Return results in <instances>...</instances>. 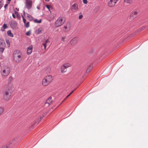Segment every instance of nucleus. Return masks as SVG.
Masks as SVG:
<instances>
[{
    "label": "nucleus",
    "instance_id": "13",
    "mask_svg": "<svg viewBox=\"0 0 148 148\" xmlns=\"http://www.w3.org/2000/svg\"><path fill=\"white\" fill-rule=\"evenodd\" d=\"M77 39L76 38H74L71 40V45H74L77 43Z\"/></svg>",
    "mask_w": 148,
    "mask_h": 148
},
{
    "label": "nucleus",
    "instance_id": "40",
    "mask_svg": "<svg viewBox=\"0 0 148 148\" xmlns=\"http://www.w3.org/2000/svg\"><path fill=\"white\" fill-rule=\"evenodd\" d=\"M12 16L14 18H15L16 16L14 14H12Z\"/></svg>",
    "mask_w": 148,
    "mask_h": 148
},
{
    "label": "nucleus",
    "instance_id": "5",
    "mask_svg": "<svg viewBox=\"0 0 148 148\" xmlns=\"http://www.w3.org/2000/svg\"><path fill=\"white\" fill-rule=\"evenodd\" d=\"M64 22L62 18H58L55 22V25L56 27H59L62 25Z\"/></svg>",
    "mask_w": 148,
    "mask_h": 148
},
{
    "label": "nucleus",
    "instance_id": "16",
    "mask_svg": "<svg viewBox=\"0 0 148 148\" xmlns=\"http://www.w3.org/2000/svg\"><path fill=\"white\" fill-rule=\"evenodd\" d=\"M62 66L66 69L67 68L71 66V64L69 63H66L64 64Z\"/></svg>",
    "mask_w": 148,
    "mask_h": 148
},
{
    "label": "nucleus",
    "instance_id": "32",
    "mask_svg": "<svg viewBox=\"0 0 148 148\" xmlns=\"http://www.w3.org/2000/svg\"><path fill=\"white\" fill-rule=\"evenodd\" d=\"M6 42L7 44V45H8V47H10V42L8 40H6Z\"/></svg>",
    "mask_w": 148,
    "mask_h": 148
},
{
    "label": "nucleus",
    "instance_id": "4",
    "mask_svg": "<svg viewBox=\"0 0 148 148\" xmlns=\"http://www.w3.org/2000/svg\"><path fill=\"white\" fill-rule=\"evenodd\" d=\"M12 91L10 88L6 90L3 95L4 100L5 101L8 100L12 95Z\"/></svg>",
    "mask_w": 148,
    "mask_h": 148
},
{
    "label": "nucleus",
    "instance_id": "35",
    "mask_svg": "<svg viewBox=\"0 0 148 148\" xmlns=\"http://www.w3.org/2000/svg\"><path fill=\"white\" fill-rule=\"evenodd\" d=\"M14 14L16 15V16L18 17V13L17 11H15L14 12Z\"/></svg>",
    "mask_w": 148,
    "mask_h": 148
},
{
    "label": "nucleus",
    "instance_id": "9",
    "mask_svg": "<svg viewBox=\"0 0 148 148\" xmlns=\"http://www.w3.org/2000/svg\"><path fill=\"white\" fill-rule=\"evenodd\" d=\"M138 16L137 12L135 11L133 12L130 16V18L131 19H134L136 18Z\"/></svg>",
    "mask_w": 148,
    "mask_h": 148
},
{
    "label": "nucleus",
    "instance_id": "24",
    "mask_svg": "<svg viewBox=\"0 0 148 148\" xmlns=\"http://www.w3.org/2000/svg\"><path fill=\"white\" fill-rule=\"evenodd\" d=\"M99 9V7L98 6L95 7L94 9V11L95 12H97Z\"/></svg>",
    "mask_w": 148,
    "mask_h": 148
},
{
    "label": "nucleus",
    "instance_id": "10",
    "mask_svg": "<svg viewBox=\"0 0 148 148\" xmlns=\"http://www.w3.org/2000/svg\"><path fill=\"white\" fill-rule=\"evenodd\" d=\"M77 4L75 3L71 6V10L73 12H75L78 10Z\"/></svg>",
    "mask_w": 148,
    "mask_h": 148
},
{
    "label": "nucleus",
    "instance_id": "41",
    "mask_svg": "<svg viewBox=\"0 0 148 148\" xmlns=\"http://www.w3.org/2000/svg\"><path fill=\"white\" fill-rule=\"evenodd\" d=\"M23 14L24 16H25V11H23Z\"/></svg>",
    "mask_w": 148,
    "mask_h": 148
},
{
    "label": "nucleus",
    "instance_id": "2",
    "mask_svg": "<svg viewBox=\"0 0 148 148\" xmlns=\"http://www.w3.org/2000/svg\"><path fill=\"white\" fill-rule=\"evenodd\" d=\"M10 68L7 66H5L3 67V68L1 71V75L3 76H8L10 73Z\"/></svg>",
    "mask_w": 148,
    "mask_h": 148
},
{
    "label": "nucleus",
    "instance_id": "37",
    "mask_svg": "<svg viewBox=\"0 0 148 148\" xmlns=\"http://www.w3.org/2000/svg\"><path fill=\"white\" fill-rule=\"evenodd\" d=\"M46 7H47V8L49 9V10H50V9H49V6L48 5H46Z\"/></svg>",
    "mask_w": 148,
    "mask_h": 148
},
{
    "label": "nucleus",
    "instance_id": "7",
    "mask_svg": "<svg viewBox=\"0 0 148 148\" xmlns=\"http://www.w3.org/2000/svg\"><path fill=\"white\" fill-rule=\"evenodd\" d=\"M26 6L27 8L28 9H31L32 6V1L31 0H26Z\"/></svg>",
    "mask_w": 148,
    "mask_h": 148
},
{
    "label": "nucleus",
    "instance_id": "22",
    "mask_svg": "<svg viewBox=\"0 0 148 148\" xmlns=\"http://www.w3.org/2000/svg\"><path fill=\"white\" fill-rule=\"evenodd\" d=\"M7 34L8 36L11 37H13V34L11 33L10 30H8L7 32Z\"/></svg>",
    "mask_w": 148,
    "mask_h": 148
},
{
    "label": "nucleus",
    "instance_id": "43",
    "mask_svg": "<svg viewBox=\"0 0 148 148\" xmlns=\"http://www.w3.org/2000/svg\"><path fill=\"white\" fill-rule=\"evenodd\" d=\"M119 0H113L116 3Z\"/></svg>",
    "mask_w": 148,
    "mask_h": 148
},
{
    "label": "nucleus",
    "instance_id": "18",
    "mask_svg": "<svg viewBox=\"0 0 148 148\" xmlns=\"http://www.w3.org/2000/svg\"><path fill=\"white\" fill-rule=\"evenodd\" d=\"M49 42L48 39L46 40L43 43V45L44 46V49H46V45L47 44V43Z\"/></svg>",
    "mask_w": 148,
    "mask_h": 148
},
{
    "label": "nucleus",
    "instance_id": "42",
    "mask_svg": "<svg viewBox=\"0 0 148 148\" xmlns=\"http://www.w3.org/2000/svg\"><path fill=\"white\" fill-rule=\"evenodd\" d=\"M8 5L7 4H5V5H4V8H6V7Z\"/></svg>",
    "mask_w": 148,
    "mask_h": 148
},
{
    "label": "nucleus",
    "instance_id": "30",
    "mask_svg": "<svg viewBox=\"0 0 148 148\" xmlns=\"http://www.w3.org/2000/svg\"><path fill=\"white\" fill-rule=\"evenodd\" d=\"M3 2L1 1H0V9L3 6Z\"/></svg>",
    "mask_w": 148,
    "mask_h": 148
},
{
    "label": "nucleus",
    "instance_id": "14",
    "mask_svg": "<svg viewBox=\"0 0 148 148\" xmlns=\"http://www.w3.org/2000/svg\"><path fill=\"white\" fill-rule=\"evenodd\" d=\"M33 48L32 45H31L28 47L27 48V54H30L32 52V49Z\"/></svg>",
    "mask_w": 148,
    "mask_h": 148
},
{
    "label": "nucleus",
    "instance_id": "49",
    "mask_svg": "<svg viewBox=\"0 0 148 148\" xmlns=\"http://www.w3.org/2000/svg\"><path fill=\"white\" fill-rule=\"evenodd\" d=\"M17 10H18V9H17Z\"/></svg>",
    "mask_w": 148,
    "mask_h": 148
},
{
    "label": "nucleus",
    "instance_id": "26",
    "mask_svg": "<svg viewBox=\"0 0 148 148\" xmlns=\"http://www.w3.org/2000/svg\"><path fill=\"white\" fill-rule=\"evenodd\" d=\"M83 17V15L81 13H79V18L80 19H81Z\"/></svg>",
    "mask_w": 148,
    "mask_h": 148
},
{
    "label": "nucleus",
    "instance_id": "27",
    "mask_svg": "<svg viewBox=\"0 0 148 148\" xmlns=\"http://www.w3.org/2000/svg\"><path fill=\"white\" fill-rule=\"evenodd\" d=\"M51 97H49L47 100V102H52V100H51Z\"/></svg>",
    "mask_w": 148,
    "mask_h": 148
},
{
    "label": "nucleus",
    "instance_id": "38",
    "mask_svg": "<svg viewBox=\"0 0 148 148\" xmlns=\"http://www.w3.org/2000/svg\"><path fill=\"white\" fill-rule=\"evenodd\" d=\"M73 91L72 92H71L68 95H67L66 96V98L68 97L69 96H70L73 92Z\"/></svg>",
    "mask_w": 148,
    "mask_h": 148
},
{
    "label": "nucleus",
    "instance_id": "17",
    "mask_svg": "<svg viewBox=\"0 0 148 148\" xmlns=\"http://www.w3.org/2000/svg\"><path fill=\"white\" fill-rule=\"evenodd\" d=\"M66 71V69L64 66H62L61 67V72L62 73L65 72Z\"/></svg>",
    "mask_w": 148,
    "mask_h": 148
},
{
    "label": "nucleus",
    "instance_id": "19",
    "mask_svg": "<svg viewBox=\"0 0 148 148\" xmlns=\"http://www.w3.org/2000/svg\"><path fill=\"white\" fill-rule=\"evenodd\" d=\"M42 29L41 27L38 28L36 31V33L37 34H39L40 33L42 30Z\"/></svg>",
    "mask_w": 148,
    "mask_h": 148
},
{
    "label": "nucleus",
    "instance_id": "34",
    "mask_svg": "<svg viewBox=\"0 0 148 148\" xmlns=\"http://www.w3.org/2000/svg\"><path fill=\"white\" fill-rule=\"evenodd\" d=\"M23 22H24V24H25L26 22V20L24 18V17H23Z\"/></svg>",
    "mask_w": 148,
    "mask_h": 148
},
{
    "label": "nucleus",
    "instance_id": "46",
    "mask_svg": "<svg viewBox=\"0 0 148 148\" xmlns=\"http://www.w3.org/2000/svg\"><path fill=\"white\" fill-rule=\"evenodd\" d=\"M45 0L46 1H49V0Z\"/></svg>",
    "mask_w": 148,
    "mask_h": 148
},
{
    "label": "nucleus",
    "instance_id": "47",
    "mask_svg": "<svg viewBox=\"0 0 148 148\" xmlns=\"http://www.w3.org/2000/svg\"><path fill=\"white\" fill-rule=\"evenodd\" d=\"M8 1L10 2L11 1V0H8Z\"/></svg>",
    "mask_w": 148,
    "mask_h": 148
},
{
    "label": "nucleus",
    "instance_id": "44",
    "mask_svg": "<svg viewBox=\"0 0 148 148\" xmlns=\"http://www.w3.org/2000/svg\"><path fill=\"white\" fill-rule=\"evenodd\" d=\"M37 9H40V8H39V7H38V6L37 7Z\"/></svg>",
    "mask_w": 148,
    "mask_h": 148
},
{
    "label": "nucleus",
    "instance_id": "50",
    "mask_svg": "<svg viewBox=\"0 0 148 148\" xmlns=\"http://www.w3.org/2000/svg\"><path fill=\"white\" fill-rule=\"evenodd\" d=\"M17 10H18V9H17Z\"/></svg>",
    "mask_w": 148,
    "mask_h": 148
},
{
    "label": "nucleus",
    "instance_id": "3",
    "mask_svg": "<svg viewBox=\"0 0 148 148\" xmlns=\"http://www.w3.org/2000/svg\"><path fill=\"white\" fill-rule=\"evenodd\" d=\"M21 54V53L18 51L17 53L16 51H14L13 54V58L14 60L16 62H18L21 61L22 59Z\"/></svg>",
    "mask_w": 148,
    "mask_h": 148
},
{
    "label": "nucleus",
    "instance_id": "12",
    "mask_svg": "<svg viewBox=\"0 0 148 148\" xmlns=\"http://www.w3.org/2000/svg\"><path fill=\"white\" fill-rule=\"evenodd\" d=\"M116 3L113 0H110L108 3V5L110 7H113L115 5Z\"/></svg>",
    "mask_w": 148,
    "mask_h": 148
},
{
    "label": "nucleus",
    "instance_id": "15",
    "mask_svg": "<svg viewBox=\"0 0 148 148\" xmlns=\"http://www.w3.org/2000/svg\"><path fill=\"white\" fill-rule=\"evenodd\" d=\"M8 27L7 26L6 24H4L1 28V31L2 32L4 31L5 29L7 28Z\"/></svg>",
    "mask_w": 148,
    "mask_h": 148
},
{
    "label": "nucleus",
    "instance_id": "48",
    "mask_svg": "<svg viewBox=\"0 0 148 148\" xmlns=\"http://www.w3.org/2000/svg\"><path fill=\"white\" fill-rule=\"evenodd\" d=\"M17 17V18H19V16H18V17Z\"/></svg>",
    "mask_w": 148,
    "mask_h": 148
},
{
    "label": "nucleus",
    "instance_id": "36",
    "mask_svg": "<svg viewBox=\"0 0 148 148\" xmlns=\"http://www.w3.org/2000/svg\"><path fill=\"white\" fill-rule=\"evenodd\" d=\"M26 14L27 15V17L28 18H30L31 17V16L29 14H28L27 13Z\"/></svg>",
    "mask_w": 148,
    "mask_h": 148
},
{
    "label": "nucleus",
    "instance_id": "21",
    "mask_svg": "<svg viewBox=\"0 0 148 148\" xmlns=\"http://www.w3.org/2000/svg\"><path fill=\"white\" fill-rule=\"evenodd\" d=\"M133 1V0H124V2L126 3L131 4Z\"/></svg>",
    "mask_w": 148,
    "mask_h": 148
},
{
    "label": "nucleus",
    "instance_id": "28",
    "mask_svg": "<svg viewBox=\"0 0 148 148\" xmlns=\"http://www.w3.org/2000/svg\"><path fill=\"white\" fill-rule=\"evenodd\" d=\"M31 33L30 31H29L27 32L26 33V34L28 36H29L31 34Z\"/></svg>",
    "mask_w": 148,
    "mask_h": 148
},
{
    "label": "nucleus",
    "instance_id": "25",
    "mask_svg": "<svg viewBox=\"0 0 148 148\" xmlns=\"http://www.w3.org/2000/svg\"><path fill=\"white\" fill-rule=\"evenodd\" d=\"M4 111V108L2 107H0V115Z\"/></svg>",
    "mask_w": 148,
    "mask_h": 148
},
{
    "label": "nucleus",
    "instance_id": "6",
    "mask_svg": "<svg viewBox=\"0 0 148 148\" xmlns=\"http://www.w3.org/2000/svg\"><path fill=\"white\" fill-rule=\"evenodd\" d=\"M5 43L2 38H0V50L3 52L5 49Z\"/></svg>",
    "mask_w": 148,
    "mask_h": 148
},
{
    "label": "nucleus",
    "instance_id": "23",
    "mask_svg": "<svg viewBox=\"0 0 148 148\" xmlns=\"http://www.w3.org/2000/svg\"><path fill=\"white\" fill-rule=\"evenodd\" d=\"M42 21L41 19H40L39 20H38L37 19H35L34 20V21L35 23H41Z\"/></svg>",
    "mask_w": 148,
    "mask_h": 148
},
{
    "label": "nucleus",
    "instance_id": "39",
    "mask_svg": "<svg viewBox=\"0 0 148 148\" xmlns=\"http://www.w3.org/2000/svg\"><path fill=\"white\" fill-rule=\"evenodd\" d=\"M45 104L47 105L48 106L50 104V103H49V102H45Z\"/></svg>",
    "mask_w": 148,
    "mask_h": 148
},
{
    "label": "nucleus",
    "instance_id": "45",
    "mask_svg": "<svg viewBox=\"0 0 148 148\" xmlns=\"http://www.w3.org/2000/svg\"><path fill=\"white\" fill-rule=\"evenodd\" d=\"M21 16H22V18H23V17H24L23 16V15L22 14Z\"/></svg>",
    "mask_w": 148,
    "mask_h": 148
},
{
    "label": "nucleus",
    "instance_id": "11",
    "mask_svg": "<svg viewBox=\"0 0 148 148\" xmlns=\"http://www.w3.org/2000/svg\"><path fill=\"white\" fill-rule=\"evenodd\" d=\"M17 25V23L15 21H12L10 24L11 27L12 29L15 28Z\"/></svg>",
    "mask_w": 148,
    "mask_h": 148
},
{
    "label": "nucleus",
    "instance_id": "33",
    "mask_svg": "<svg viewBox=\"0 0 148 148\" xmlns=\"http://www.w3.org/2000/svg\"><path fill=\"white\" fill-rule=\"evenodd\" d=\"M83 3H84L86 4L87 3V0H83Z\"/></svg>",
    "mask_w": 148,
    "mask_h": 148
},
{
    "label": "nucleus",
    "instance_id": "31",
    "mask_svg": "<svg viewBox=\"0 0 148 148\" xmlns=\"http://www.w3.org/2000/svg\"><path fill=\"white\" fill-rule=\"evenodd\" d=\"M65 37L63 36L62 38V42H64L65 41Z\"/></svg>",
    "mask_w": 148,
    "mask_h": 148
},
{
    "label": "nucleus",
    "instance_id": "20",
    "mask_svg": "<svg viewBox=\"0 0 148 148\" xmlns=\"http://www.w3.org/2000/svg\"><path fill=\"white\" fill-rule=\"evenodd\" d=\"M41 118L40 117V118L37 119L34 121V124L35 125H37L38 124L41 120Z\"/></svg>",
    "mask_w": 148,
    "mask_h": 148
},
{
    "label": "nucleus",
    "instance_id": "1",
    "mask_svg": "<svg viewBox=\"0 0 148 148\" xmlns=\"http://www.w3.org/2000/svg\"><path fill=\"white\" fill-rule=\"evenodd\" d=\"M53 79L51 75H49L46 76L42 80V84L43 86H46L50 84Z\"/></svg>",
    "mask_w": 148,
    "mask_h": 148
},
{
    "label": "nucleus",
    "instance_id": "8",
    "mask_svg": "<svg viewBox=\"0 0 148 148\" xmlns=\"http://www.w3.org/2000/svg\"><path fill=\"white\" fill-rule=\"evenodd\" d=\"M71 27L70 23L69 22L66 23L65 25L64 26V29L63 30L64 31H66L69 30Z\"/></svg>",
    "mask_w": 148,
    "mask_h": 148
},
{
    "label": "nucleus",
    "instance_id": "29",
    "mask_svg": "<svg viewBox=\"0 0 148 148\" xmlns=\"http://www.w3.org/2000/svg\"><path fill=\"white\" fill-rule=\"evenodd\" d=\"M25 25L27 28H28L29 26V22H27L26 24H25Z\"/></svg>",
    "mask_w": 148,
    "mask_h": 148
}]
</instances>
